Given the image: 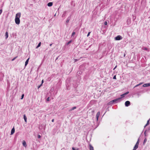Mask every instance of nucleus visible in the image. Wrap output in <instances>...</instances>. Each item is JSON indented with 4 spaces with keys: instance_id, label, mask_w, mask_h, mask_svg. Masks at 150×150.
<instances>
[{
    "instance_id": "nucleus-1",
    "label": "nucleus",
    "mask_w": 150,
    "mask_h": 150,
    "mask_svg": "<svg viewBox=\"0 0 150 150\" xmlns=\"http://www.w3.org/2000/svg\"><path fill=\"white\" fill-rule=\"evenodd\" d=\"M21 13H18L16 14L15 18V22L16 24L18 25L20 23V18L21 17Z\"/></svg>"
},
{
    "instance_id": "nucleus-2",
    "label": "nucleus",
    "mask_w": 150,
    "mask_h": 150,
    "mask_svg": "<svg viewBox=\"0 0 150 150\" xmlns=\"http://www.w3.org/2000/svg\"><path fill=\"white\" fill-rule=\"evenodd\" d=\"M122 99V97H120L119 98H117L116 99H114L112 100V102H113L114 104L116 103H117L121 101V99Z\"/></svg>"
},
{
    "instance_id": "nucleus-3",
    "label": "nucleus",
    "mask_w": 150,
    "mask_h": 150,
    "mask_svg": "<svg viewBox=\"0 0 150 150\" xmlns=\"http://www.w3.org/2000/svg\"><path fill=\"white\" fill-rule=\"evenodd\" d=\"M139 138L138 139V140L135 144V146H134V149L132 150H136V149L138 148V145L139 143Z\"/></svg>"
},
{
    "instance_id": "nucleus-4",
    "label": "nucleus",
    "mask_w": 150,
    "mask_h": 150,
    "mask_svg": "<svg viewBox=\"0 0 150 150\" xmlns=\"http://www.w3.org/2000/svg\"><path fill=\"white\" fill-rule=\"evenodd\" d=\"M122 38L120 35H117L115 38V40H120L122 39Z\"/></svg>"
},
{
    "instance_id": "nucleus-5",
    "label": "nucleus",
    "mask_w": 150,
    "mask_h": 150,
    "mask_svg": "<svg viewBox=\"0 0 150 150\" xmlns=\"http://www.w3.org/2000/svg\"><path fill=\"white\" fill-rule=\"evenodd\" d=\"M130 105V102L129 101H127L125 103V105L126 106L128 107Z\"/></svg>"
},
{
    "instance_id": "nucleus-6",
    "label": "nucleus",
    "mask_w": 150,
    "mask_h": 150,
    "mask_svg": "<svg viewBox=\"0 0 150 150\" xmlns=\"http://www.w3.org/2000/svg\"><path fill=\"white\" fill-rule=\"evenodd\" d=\"M100 114V113L99 112H98L96 114V117L97 121H98V117L99 116Z\"/></svg>"
},
{
    "instance_id": "nucleus-7",
    "label": "nucleus",
    "mask_w": 150,
    "mask_h": 150,
    "mask_svg": "<svg viewBox=\"0 0 150 150\" xmlns=\"http://www.w3.org/2000/svg\"><path fill=\"white\" fill-rule=\"evenodd\" d=\"M129 93V92L127 91V92L121 95L120 96H121V97H122V98L124 97L127 94Z\"/></svg>"
},
{
    "instance_id": "nucleus-8",
    "label": "nucleus",
    "mask_w": 150,
    "mask_h": 150,
    "mask_svg": "<svg viewBox=\"0 0 150 150\" xmlns=\"http://www.w3.org/2000/svg\"><path fill=\"white\" fill-rule=\"evenodd\" d=\"M142 86L144 87L149 86H150V83L144 84Z\"/></svg>"
},
{
    "instance_id": "nucleus-9",
    "label": "nucleus",
    "mask_w": 150,
    "mask_h": 150,
    "mask_svg": "<svg viewBox=\"0 0 150 150\" xmlns=\"http://www.w3.org/2000/svg\"><path fill=\"white\" fill-rule=\"evenodd\" d=\"M131 23V20L129 19H128L127 21V25H129Z\"/></svg>"
},
{
    "instance_id": "nucleus-10",
    "label": "nucleus",
    "mask_w": 150,
    "mask_h": 150,
    "mask_svg": "<svg viewBox=\"0 0 150 150\" xmlns=\"http://www.w3.org/2000/svg\"><path fill=\"white\" fill-rule=\"evenodd\" d=\"M15 132V129L14 127H13L11 129V134H13Z\"/></svg>"
},
{
    "instance_id": "nucleus-11",
    "label": "nucleus",
    "mask_w": 150,
    "mask_h": 150,
    "mask_svg": "<svg viewBox=\"0 0 150 150\" xmlns=\"http://www.w3.org/2000/svg\"><path fill=\"white\" fill-rule=\"evenodd\" d=\"M29 59V58L28 59H27V60L25 62V67L26 66V65L28 64V62Z\"/></svg>"
},
{
    "instance_id": "nucleus-12",
    "label": "nucleus",
    "mask_w": 150,
    "mask_h": 150,
    "mask_svg": "<svg viewBox=\"0 0 150 150\" xmlns=\"http://www.w3.org/2000/svg\"><path fill=\"white\" fill-rule=\"evenodd\" d=\"M70 19H71V16H70L67 18V19L66 21L67 23H68L69 22V21L70 20Z\"/></svg>"
},
{
    "instance_id": "nucleus-13",
    "label": "nucleus",
    "mask_w": 150,
    "mask_h": 150,
    "mask_svg": "<svg viewBox=\"0 0 150 150\" xmlns=\"http://www.w3.org/2000/svg\"><path fill=\"white\" fill-rule=\"evenodd\" d=\"M23 145L25 147H26L27 146L26 143L25 141H23Z\"/></svg>"
},
{
    "instance_id": "nucleus-14",
    "label": "nucleus",
    "mask_w": 150,
    "mask_h": 150,
    "mask_svg": "<svg viewBox=\"0 0 150 150\" xmlns=\"http://www.w3.org/2000/svg\"><path fill=\"white\" fill-rule=\"evenodd\" d=\"M52 4H53L51 2H49V3H48L47 6H48L50 7L52 5Z\"/></svg>"
},
{
    "instance_id": "nucleus-15",
    "label": "nucleus",
    "mask_w": 150,
    "mask_h": 150,
    "mask_svg": "<svg viewBox=\"0 0 150 150\" xmlns=\"http://www.w3.org/2000/svg\"><path fill=\"white\" fill-rule=\"evenodd\" d=\"M76 106H74V107H73V108H71V109H70L69 110V111H71L72 110H73L75 109H76Z\"/></svg>"
},
{
    "instance_id": "nucleus-16",
    "label": "nucleus",
    "mask_w": 150,
    "mask_h": 150,
    "mask_svg": "<svg viewBox=\"0 0 150 150\" xmlns=\"http://www.w3.org/2000/svg\"><path fill=\"white\" fill-rule=\"evenodd\" d=\"M23 118L24 120L25 121V122H27V117L25 115H23Z\"/></svg>"
},
{
    "instance_id": "nucleus-17",
    "label": "nucleus",
    "mask_w": 150,
    "mask_h": 150,
    "mask_svg": "<svg viewBox=\"0 0 150 150\" xmlns=\"http://www.w3.org/2000/svg\"><path fill=\"white\" fill-rule=\"evenodd\" d=\"M89 149L90 150H94L91 144L89 145Z\"/></svg>"
},
{
    "instance_id": "nucleus-18",
    "label": "nucleus",
    "mask_w": 150,
    "mask_h": 150,
    "mask_svg": "<svg viewBox=\"0 0 150 150\" xmlns=\"http://www.w3.org/2000/svg\"><path fill=\"white\" fill-rule=\"evenodd\" d=\"M5 36L6 37V39H7L8 37V33L7 32H6Z\"/></svg>"
},
{
    "instance_id": "nucleus-19",
    "label": "nucleus",
    "mask_w": 150,
    "mask_h": 150,
    "mask_svg": "<svg viewBox=\"0 0 150 150\" xmlns=\"http://www.w3.org/2000/svg\"><path fill=\"white\" fill-rule=\"evenodd\" d=\"M150 119L147 121L146 124L145 125L144 127H145L146 126L148 125L149 124Z\"/></svg>"
},
{
    "instance_id": "nucleus-20",
    "label": "nucleus",
    "mask_w": 150,
    "mask_h": 150,
    "mask_svg": "<svg viewBox=\"0 0 150 150\" xmlns=\"http://www.w3.org/2000/svg\"><path fill=\"white\" fill-rule=\"evenodd\" d=\"M113 104H114V103H113V102H112V100H111V101H110L108 103V104L109 105H112Z\"/></svg>"
},
{
    "instance_id": "nucleus-21",
    "label": "nucleus",
    "mask_w": 150,
    "mask_h": 150,
    "mask_svg": "<svg viewBox=\"0 0 150 150\" xmlns=\"http://www.w3.org/2000/svg\"><path fill=\"white\" fill-rule=\"evenodd\" d=\"M41 42H40V43H39V44H38L37 46L36 47V48H38V47H40L41 45Z\"/></svg>"
},
{
    "instance_id": "nucleus-22",
    "label": "nucleus",
    "mask_w": 150,
    "mask_h": 150,
    "mask_svg": "<svg viewBox=\"0 0 150 150\" xmlns=\"http://www.w3.org/2000/svg\"><path fill=\"white\" fill-rule=\"evenodd\" d=\"M142 49L143 50H146L147 51L148 50L147 48L146 47H144L142 48Z\"/></svg>"
},
{
    "instance_id": "nucleus-23",
    "label": "nucleus",
    "mask_w": 150,
    "mask_h": 150,
    "mask_svg": "<svg viewBox=\"0 0 150 150\" xmlns=\"http://www.w3.org/2000/svg\"><path fill=\"white\" fill-rule=\"evenodd\" d=\"M76 34V33L74 32H73L71 36H74Z\"/></svg>"
},
{
    "instance_id": "nucleus-24",
    "label": "nucleus",
    "mask_w": 150,
    "mask_h": 150,
    "mask_svg": "<svg viewBox=\"0 0 150 150\" xmlns=\"http://www.w3.org/2000/svg\"><path fill=\"white\" fill-rule=\"evenodd\" d=\"M146 141H147V139H146V138L145 139H144V144L145 143H146Z\"/></svg>"
},
{
    "instance_id": "nucleus-25",
    "label": "nucleus",
    "mask_w": 150,
    "mask_h": 150,
    "mask_svg": "<svg viewBox=\"0 0 150 150\" xmlns=\"http://www.w3.org/2000/svg\"><path fill=\"white\" fill-rule=\"evenodd\" d=\"M42 84H41L39 86H38V88H39L42 86Z\"/></svg>"
},
{
    "instance_id": "nucleus-26",
    "label": "nucleus",
    "mask_w": 150,
    "mask_h": 150,
    "mask_svg": "<svg viewBox=\"0 0 150 150\" xmlns=\"http://www.w3.org/2000/svg\"><path fill=\"white\" fill-rule=\"evenodd\" d=\"M104 24L105 25H107L108 24V23L107 21H105L104 22Z\"/></svg>"
},
{
    "instance_id": "nucleus-27",
    "label": "nucleus",
    "mask_w": 150,
    "mask_h": 150,
    "mask_svg": "<svg viewBox=\"0 0 150 150\" xmlns=\"http://www.w3.org/2000/svg\"><path fill=\"white\" fill-rule=\"evenodd\" d=\"M24 95L23 94H22L21 96V99H22L24 97Z\"/></svg>"
},
{
    "instance_id": "nucleus-28",
    "label": "nucleus",
    "mask_w": 150,
    "mask_h": 150,
    "mask_svg": "<svg viewBox=\"0 0 150 150\" xmlns=\"http://www.w3.org/2000/svg\"><path fill=\"white\" fill-rule=\"evenodd\" d=\"M2 12V9H1L0 10V15L1 14Z\"/></svg>"
},
{
    "instance_id": "nucleus-29",
    "label": "nucleus",
    "mask_w": 150,
    "mask_h": 150,
    "mask_svg": "<svg viewBox=\"0 0 150 150\" xmlns=\"http://www.w3.org/2000/svg\"><path fill=\"white\" fill-rule=\"evenodd\" d=\"M72 149L73 150H79V149H76L74 148V147H72Z\"/></svg>"
},
{
    "instance_id": "nucleus-30",
    "label": "nucleus",
    "mask_w": 150,
    "mask_h": 150,
    "mask_svg": "<svg viewBox=\"0 0 150 150\" xmlns=\"http://www.w3.org/2000/svg\"><path fill=\"white\" fill-rule=\"evenodd\" d=\"M47 101H49L50 100V97H48L47 99Z\"/></svg>"
},
{
    "instance_id": "nucleus-31",
    "label": "nucleus",
    "mask_w": 150,
    "mask_h": 150,
    "mask_svg": "<svg viewBox=\"0 0 150 150\" xmlns=\"http://www.w3.org/2000/svg\"><path fill=\"white\" fill-rule=\"evenodd\" d=\"M71 42V41H69L68 42V43H67V45H69V44Z\"/></svg>"
},
{
    "instance_id": "nucleus-32",
    "label": "nucleus",
    "mask_w": 150,
    "mask_h": 150,
    "mask_svg": "<svg viewBox=\"0 0 150 150\" xmlns=\"http://www.w3.org/2000/svg\"><path fill=\"white\" fill-rule=\"evenodd\" d=\"M41 137L40 135H38V138H41Z\"/></svg>"
},
{
    "instance_id": "nucleus-33",
    "label": "nucleus",
    "mask_w": 150,
    "mask_h": 150,
    "mask_svg": "<svg viewBox=\"0 0 150 150\" xmlns=\"http://www.w3.org/2000/svg\"><path fill=\"white\" fill-rule=\"evenodd\" d=\"M91 32H89L87 34V37H88L89 35H90V33H91Z\"/></svg>"
},
{
    "instance_id": "nucleus-34",
    "label": "nucleus",
    "mask_w": 150,
    "mask_h": 150,
    "mask_svg": "<svg viewBox=\"0 0 150 150\" xmlns=\"http://www.w3.org/2000/svg\"><path fill=\"white\" fill-rule=\"evenodd\" d=\"M113 79H116V76H114L113 77Z\"/></svg>"
},
{
    "instance_id": "nucleus-35",
    "label": "nucleus",
    "mask_w": 150,
    "mask_h": 150,
    "mask_svg": "<svg viewBox=\"0 0 150 150\" xmlns=\"http://www.w3.org/2000/svg\"><path fill=\"white\" fill-rule=\"evenodd\" d=\"M79 60V59H74V61H75V62H76V61H78V60Z\"/></svg>"
},
{
    "instance_id": "nucleus-36",
    "label": "nucleus",
    "mask_w": 150,
    "mask_h": 150,
    "mask_svg": "<svg viewBox=\"0 0 150 150\" xmlns=\"http://www.w3.org/2000/svg\"><path fill=\"white\" fill-rule=\"evenodd\" d=\"M17 58V57H15L14 58L12 59V61H13L16 58Z\"/></svg>"
},
{
    "instance_id": "nucleus-37",
    "label": "nucleus",
    "mask_w": 150,
    "mask_h": 150,
    "mask_svg": "<svg viewBox=\"0 0 150 150\" xmlns=\"http://www.w3.org/2000/svg\"><path fill=\"white\" fill-rule=\"evenodd\" d=\"M139 86V84H137V85H136V86H134V87L135 88V87H137V86Z\"/></svg>"
},
{
    "instance_id": "nucleus-38",
    "label": "nucleus",
    "mask_w": 150,
    "mask_h": 150,
    "mask_svg": "<svg viewBox=\"0 0 150 150\" xmlns=\"http://www.w3.org/2000/svg\"><path fill=\"white\" fill-rule=\"evenodd\" d=\"M117 67V65H116V66H115V67L113 68V70H115V69Z\"/></svg>"
},
{
    "instance_id": "nucleus-39",
    "label": "nucleus",
    "mask_w": 150,
    "mask_h": 150,
    "mask_svg": "<svg viewBox=\"0 0 150 150\" xmlns=\"http://www.w3.org/2000/svg\"><path fill=\"white\" fill-rule=\"evenodd\" d=\"M44 82V81H43V80H42V83L41 84H42V83H43Z\"/></svg>"
},
{
    "instance_id": "nucleus-40",
    "label": "nucleus",
    "mask_w": 150,
    "mask_h": 150,
    "mask_svg": "<svg viewBox=\"0 0 150 150\" xmlns=\"http://www.w3.org/2000/svg\"><path fill=\"white\" fill-rule=\"evenodd\" d=\"M54 119H53L52 120V122H54Z\"/></svg>"
},
{
    "instance_id": "nucleus-41",
    "label": "nucleus",
    "mask_w": 150,
    "mask_h": 150,
    "mask_svg": "<svg viewBox=\"0 0 150 150\" xmlns=\"http://www.w3.org/2000/svg\"><path fill=\"white\" fill-rule=\"evenodd\" d=\"M142 84V83H139V85H140Z\"/></svg>"
},
{
    "instance_id": "nucleus-42",
    "label": "nucleus",
    "mask_w": 150,
    "mask_h": 150,
    "mask_svg": "<svg viewBox=\"0 0 150 150\" xmlns=\"http://www.w3.org/2000/svg\"><path fill=\"white\" fill-rule=\"evenodd\" d=\"M58 59V57H57L56 58V60H57Z\"/></svg>"
},
{
    "instance_id": "nucleus-43",
    "label": "nucleus",
    "mask_w": 150,
    "mask_h": 150,
    "mask_svg": "<svg viewBox=\"0 0 150 150\" xmlns=\"http://www.w3.org/2000/svg\"><path fill=\"white\" fill-rule=\"evenodd\" d=\"M52 45V44H50V46H51Z\"/></svg>"
},
{
    "instance_id": "nucleus-44",
    "label": "nucleus",
    "mask_w": 150,
    "mask_h": 150,
    "mask_svg": "<svg viewBox=\"0 0 150 150\" xmlns=\"http://www.w3.org/2000/svg\"><path fill=\"white\" fill-rule=\"evenodd\" d=\"M56 15V14H55L54 15V16H55Z\"/></svg>"
},
{
    "instance_id": "nucleus-45",
    "label": "nucleus",
    "mask_w": 150,
    "mask_h": 150,
    "mask_svg": "<svg viewBox=\"0 0 150 150\" xmlns=\"http://www.w3.org/2000/svg\"><path fill=\"white\" fill-rule=\"evenodd\" d=\"M62 16V17H63V16H63H63Z\"/></svg>"
},
{
    "instance_id": "nucleus-46",
    "label": "nucleus",
    "mask_w": 150,
    "mask_h": 150,
    "mask_svg": "<svg viewBox=\"0 0 150 150\" xmlns=\"http://www.w3.org/2000/svg\"><path fill=\"white\" fill-rule=\"evenodd\" d=\"M62 16V17H63V16H63H63Z\"/></svg>"
}]
</instances>
